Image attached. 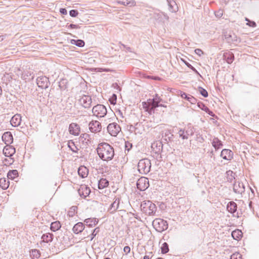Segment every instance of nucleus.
I'll use <instances>...</instances> for the list:
<instances>
[{
  "label": "nucleus",
  "mask_w": 259,
  "mask_h": 259,
  "mask_svg": "<svg viewBox=\"0 0 259 259\" xmlns=\"http://www.w3.org/2000/svg\"><path fill=\"white\" fill-rule=\"evenodd\" d=\"M96 150L99 157L104 161L111 160L114 156L113 148L107 143H100Z\"/></svg>",
  "instance_id": "f257e3e1"
},
{
  "label": "nucleus",
  "mask_w": 259,
  "mask_h": 259,
  "mask_svg": "<svg viewBox=\"0 0 259 259\" xmlns=\"http://www.w3.org/2000/svg\"><path fill=\"white\" fill-rule=\"evenodd\" d=\"M142 211L149 215H153L156 210L155 204L150 201H144L141 204Z\"/></svg>",
  "instance_id": "f03ea898"
},
{
  "label": "nucleus",
  "mask_w": 259,
  "mask_h": 259,
  "mask_svg": "<svg viewBox=\"0 0 259 259\" xmlns=\"http://www.w3.org/2000/svg\"><path fill=\"white\" fill-rule=\"evenodd\" d=\"M151 167V161L148 158L141 159L138 164L139 172L143 175L147 174L150 171Z\"/></svg>",
  "instance_id": "7ed1b4c3"
},
{
  "label": "nucleus",
  "mask_w": 259,
  "mask_h": 259,
  "mask_svg": "<svg viewBox=\"0 0 259 259\" xmlns=\"http://www.w3.org/2000/svg\"><path fill=\"white\" fill-rule=\"evenodd\" d=\"M152 225L158 232H162L166 230L168 228L167 222L160 218L155 219L152 222Z\"/></svg>",
  "instance_id": "20e7f679"
},
{
  "label": "nucleus",
  "mask_w": 259,
  "mask_h": 259,
  "mask_svg": "<svg viewBox=\"0 0 259 259\" xmlns=\"http://www.w3.org/2000/svg\"><path fill=\"white\" fill-rule=\"evenodd\" d=\"M107 111L106 107L102 104H97L92 109L93 115L98 117H103L107 114Z\"/></svg>",
  "instance_id": "39448f33"
},
{
  "label": "nucleus",
  "mask_w": 259,
  "mask_h": 259,
  "mask_svg": "<svg viewBox=\"0 0 259 259\" xmlns=\"http://www.w3.org/2000/svg\"><path fill=\"white\" fill-rule=\"evenodd\" d=\"M79 103L84 108H90L91 107L92 100L91 97L83 95L78 100Z\"/></svg>",
  "instance_id": "423d86ee"
},
{
  "label": "nucleus",
  "mask_w": 259,
  "mask_h": 259,
  "mask_svg": "<svg viewBox=\"0 0 259 259\" xmlns=\"http://www.w3.org/2000/svg\"><path fill=\"white\" fill-rule=\"evenodd\" d=\"M107 131L112 136H116L121 131V128L117 123L113 122L109 124Z\"/></svg>",
  "instance_id": "0eeeda50"
},
{
  "label": "nucleus",
  "mask_w": 259,
  "mask_h": 259,
  "mask_svg": "<svg viewBox=\"0 0 259 259\" xmlns=\"http://www.w3.org/2000/svg\"><path fill=\"white\" fill-rule=\"evenodd\" d=\"M137 188L140 191H144L149 187V180L147 178L142 177L137 182Z\"/></svg>",
  "instance_id": "6e6552de"
},
{
  "label": "nucleus",
  "mask_w": 259,
  "mask_h": 259,
  "mask_svg": "<svg viewBox=\"0 0 259 259\" xmlns=\"http://www.w3.org/2000/svg\"><path fill=\"white\" fill-rule=\"evenodd\" d=\"M38 87L41 89H46L49 87L50 82L49 78L46 76H39L36 79Z\"/></svg>",
  "instance_id": "1a4fd4ad"
},
{
  "label": "nucleus",
  "mask_w": 259,
  "mask_h": 259,
  "mask_svg": "<svg viewBox=\"0 0 259 259\" xmlns=\"http://www.w3.org/2000/svg\"><path fill=\"white\" fill-rule=\"evenodd\" d=\"M89 129L92 133H98L101 131L102 126L101 123L97 120H93L90 122Z\"/></svg>",
  "instance_id": "9d476101"
},
{
  "label": "nucleus",
  "mask_w": 259,
  "mask_h": 259,
  "mask_svg": "<svg viewBox=\"0 0 259 259\" xmlns=\"http://www.w3.org/2000/svg\"><path fill=\"white\" fill-rule=\"evenodd\" d=\"M233 191L238 194H242L245 191V186L243 183L236 182L233 185Z\"/></svg>",
  "instance_id": "9b49d317"
},
{
  "label": "nucleus",
  "mask_w": 259,
  "mask_h": 259,
  "mask_svg": "<svg viewBox=\"0 0 259 259\" xmlns=\"http://www.w3.org/2000/svg\"><path fill=\"white\" fill-rule=\"evenodd\" d=\"M69 132L74 136H78L80 133L79 125L76 123H71L69 126Z\"/></svg>",
  "instance_id": "f8f14e48"
},
{
  "label": "nucleus",
  "mask_w": 259,
  "mask_h": 259,
  "mask_svg": "<svg viewBox=\"0 0 259 259\" xmlns=\"http://www.w3.org/2000/svg\"><path fill=\"white\" fill-rule=\"evenodd\" d=\"M224 37L225 39L229 43L237 41V37L236 35L231 31L224 32Z\"/></svg>",
  "instance_id": "ddd939ff"
},
{
  "label": "nucleus",
  "mask_w": 259,
  "mask_h": 259,
  "mask_svg": "<svg viewBox=\"0 0 259 259\" xmlns=\"http://www.w3.org/2000/svg\"><path fill=\"white\" fill-rule=\"evenodd\" d=\"M16 152L15 148L12 146L7 145L3 149V153L6 157H11Z\"/></svg>",
  "instance_id": "4468645a"
},
{
  "label": "nucleus",
  "mask_w": 259,
  "mask_h": 259,
  "mask_svg": "<svg viewBox=\"0 0 259 259\" xmlns=\"http://www.w3.org/2000/svg\"><path fill=\"white\" fill-rule=\"evenodd\" d=\"M220 156L225 160H231L233 157V153L231 150L224 149L222 151Z\"/></svg>",
  "instance_id": "2eb2a0df"
},
{
  "label": "nucleus",
  "mask_w": 259,
  "mask_h": 259,
  "mask_svg": "<svg viewBox=\"0 0 259 259\" xmlns=\"http://www.w3.org/2000/svg\"><path fill=\"white\" fill-rule=\"evenodd\" d=\"M154 17L155 19L163 22H164L165 21H168L169 19V17L168 15L166 13L162 12L155 13L154 14Z\"/></svg>",
  "instance_id": "dca6fc26"
},
{
  "label": "nucleus",
  "mask_w": 259,
  "mask_h": 259,
  "mask_svg": "<svg viewBox=\"0 0 259 259\" xmlns=\"http://www.w3.org/2000/svg\"><path fill=\"white\" fill-rule=\"evenodd\" d=\"M91 193V190L87 186H81L78 189V193L82 197L85 198L88 196Z\"/></svg>",
  "instance_id": "f3484780"
},
{
  "label": "nucleus",
  "mask_w": 259,
  "mask_h": 259,
  "mask_svg": "<svg viewBox=\"0 0 259 259\" xmlns=\"http://www.w3.org/2000/svg\"><path fill=\"white\" fill-rule=\"evenodd\" d=\"M2 140L6 145H9L13 142V138L10 132H5L3 136Z\"/></svg>",
  "instance_id": "a211bd4d"
},
{
  "label": "nucleus",
  "mask_w": 259,
  "mask_h": 259,
  "mask_svg": "<svg viewBox=\"0 0 259 259\" xmlns=\"http://www.w3.org/2000/svg\"><path fill=\"white\" fill-rule=\"evenodd\" d=\"M11 124L14 127L18 126L21 122V116L19 114L14 115L11 119Z\"/></svg>",
  "instance_id": "6ab92c4d"
},
{
  "label": "nucleus",
  "mask_w": 259,
  "mask_h": 259,
  "mask_svg": "<svg viewBox=\"0 0 259 259\" xmlns=\"http://www.w3.org/2000/svg\"><path fill=\"white\" fill-rule=\"evenodd\" d=\"M166 1L168 6V10L170 12L176 13L178 11V7L174 0H166Z\"/></svg>",
  "instance_id": "aec40b11"
},
{
  "label": "nucleus",
  "mask_w": 259,
  "mask_h": 259,
  "mask_svg": "<svg viewBox=\"0 0 259 259\" xmlns=\"http://www.w3.org/2000/svg\"><path fill=\"white\" fill-rule=\"evenodd\" d=\"M120 203V199L119 198H115L114 202L110 205L109 208L110 213H113L118 208Z\"/></svg>",
  "instance_id": "412c9836"
},
{
  "label": "nucleus",
  "mask_w": 259,
  "mask_h": 259,
  "mask_svg": "<svg viewBox=\"0 0 259 259\" xmlns=\"http://www.w3.org/2000/svg\"><path fill=\"white\" fill-rule=\"evenodd\" d=\"M84 229V224L82 223L79 222L74 226L72 230L74 233L78 234L82 232Z\"/></svg>",
  "instance_id": "4be33fe9"
},
{
  "label": "nucleus",
  "mask_w": 259,
  "mask_h": 259,
  "mask_svg": "<svg viewBox=\"0 0 259 259\" xmlns=\"http://www.w3.org/2000/svg\"><path fill=\"white\" fill-rule=\"evenodd\" d=\"M211 144L215 150H219V149L221 148L223 146L222 141L216 137H214L212 140Z\"/></svg>",
  "instance_id": "5701e85b"
},
{
  "label": "nucleus",
  "mask_w": 259,
  "mask_h": 259,
  "mask_svg": "<svg viewBox=\"0 0 259 259\" xmlns=\"http://www.w3.org/2000/svg\"><path fill=\"white\" fill-rule=\"evenodd\" d=\"M223 58L228 64L232 63L234 59V54L230 52L224 53Z\"/></svg>",
  "instance_id": "b1692460"
},
{
  "label": "nucleus",
  "mask_w": 259,
  "mask_h": 259,
  "mask_svg": "<svg viewBox=\"0 0 259 259\" xmlns=\"http://www.w3.org/2000/svg\"><path fill=\"white\" fill-rule=\"evenodd\" d=\"M237 208V205L233 201H230L228 203L227 206V210L231 213H235Z\"/></svg>",
  "instance_id": "393cba45"
},
{
  "label": "nucleus",
  "mask_w": 259,
  "mask_h": 259,
  "mask_svg": "<svg viewBox=\"0 0 259 259\" xmlns=\"http://www.w3.org/2000/svg\"><path fill=\"white\" fill-rule=\"evenodd\" d=\"M84 222L87 226H88L90 227H92L98 224V220L96 218H88L85 219L84 221Z\"/></svg>",
  "instance_id": "a878e982"
},
{
  "label": "nucleus",
  "mask_w": 259,
  "mask_h": 259,
  "mask_svg": "<svg viewBox=\"0 0 259 259\" xmlns=\"http://www.w3.org/2000/svg\"><path fill=\"white\" fill-rule=\"evenodd\" d=\"M88 172V169L84 166H81L78 169V174L82 178L87 177Z\"/></svg>",
  "instance_id": "bb28decb"
},
{
  "label": "nucleus",
  "mask_w": 259,
  "mask_h": 259,
  "mask_svg": "<svg viewBox=\"0 0 259 259\" xmlns=\"http://www.w3.org/2000/svg\"><path fill=\"white\" fill-rule=\"evenodd\" d=\"M117 3L119 4L130 7H133L136 5V2L135 0H117Z\"/></svg>",
  "instance_id": "cd10ccee"
},
{
  "label": "nucleus",
  "mask_w": 259,
  "mask_h": 259,
  "mask_svg": "<svg viewBox=\"0 0 259 259\" xmlns=\"http://www.w3.org/2000/svg\"><path fill=\"white\" fill-rule=\"evenodd\" d=\"M231 235L234 239L239 240L242 238L243 233L241 230L236 229L232 231Z\"/></svg>",
  "instance_id": "c85d7f7f"
},
{
  "label": "nucleus",
  "mask_w": 259,
  "mask_h": 259,
  "mask_svg": "<svg viewBox=\"0 0 259 259\" xmlns=\"http://www.w3.org/2000/svg\"><path fill=\"white\" fill-rule=\"evenodd\" d=\"M53 239V234L50 233L44 234L41 236L42 241L45 243H49L52 241Z\"/></svg>",
  "instance_id": "c756f323"
},
{
  "label": "nucleus",
  "mask_w": 259,
  "mask_h": 259,
  "mask_svg": "<svg viewBox=\"0 0 259 259\" xmlns=\"http://www.w3.org/2000/svg\"><path fill=\"white\" fill-rule=\"evenodd\" d=\"M9 181L8 180H7L6 178H1L0 179V187H1L4 190H6L8 188L9 186Z\"/></svg>",
  "instance_id": "7c9ffc66"
},
{
  "label": "nucleus",
  "mask_w": 259,
  "mask_h": 259,
  "mask_svg": "<svg viewBox=\"0 0 259 259\" xmlns=\"http://www.w3.org/2000/svg\"><path fill=\"white\" fill-rule=\"evenodd\" d=\"M109 185V182L106 179L102 178L98 182V188L102 189L107 187Z\"/></svg>",
  "instance_id": "2f4dec72"
},
{
  "label": "nucleus",
  "mask_w": 259,
  "mask_h": 259,
  "mask_svg": "<svg viewBox=\"0 0 259 259\" xmlns=\"http://www.w3.org/2000/svg\"><path fill=\"white\" fill-rule=\"evenodd\" d=\"M30 255L32 259H38L40 256V253L39 251L37 249H32L30 252Z\"/></svg>",
  "instance_id": "473e14b6"
},
{
  "label": "nucleus",
  "mask_w": 259,
  "mask_h": 259,
  "mask_svg": "<svg viewBox=\"0 0 259 259\" xmlns=\"http://www.w3.org/2000/svg\"><path fill=\"white\" fill-rule=\"evenodd\" d=\"M61 227L60 223L59 221L54 222L51 224V229L53 232L58 230Z\"/></svg>",
  "instance_id": "72a5a7b5"
},
{
  "label": "nucleus",
  "mask_w": 259,
  "mask_h": 259,
  "mask_svg": "<svg viewBox=\"0 0 259 259\" xmlns=\"http://www.w3.org/2000/svg\"><path fill=\"white\" fill-rule=\"evenodd\" d=\"M18 175V171L16 169L10 170L7 174L9 179L14 180Z\"/></svg>",
  "instance_id": "f704fd0d"
},
{
  "label": "nucleus",
  "mask_w": 259,
  "mask_h": 259,
  "mask_svg": "<svg viewBox=\"0 0 259 259\" xmlns=\"http://www.w3.org/2000/svg\"><path fill=\"white\" fill-rule=\"evenodd\" d=\"M70 42L71 44L76 45L78 47H82L84 45V42L81 39H71Z\"/></svg>",
  "instance_id": "c9c22d12"
},
{
  "label": "nucleus",
  "mask_w": 259,
  "mask_h": 259,
  "mask_svg": "<svg viewBox=\"0 0 259 259\" xmlns=\"http://www.w3.org/2000/svg\"><path fill=\"white\" fill-rule=\"evenodd\" d=\"M179 136L183 140H187L188 139V135L186 134V131L184 129L180 128L178 132Z\"/></svg>",
  "instance_id": "e433bc0d"
},
{
  "label": "nucleus",
  "mask_w": 259,
  "mask_h": 259,
  "mask_svg": "<svg viewBox=\"0 0 259 259\" xmlns=\"http://www.w3.org/2000/svg\"><path fill=\"white\" fill-rule=\"evenodd\" d=\"M68 147L73 152L77 153L78 149L72 141H70L68 142Z\"/></svg>",
  "instance_id": "4c0bfd02"
},
{
  "label": "nucleus",
  "mask_w": 259,
  "mask_h": 259,
  "mask_svg": "<svg viewBox=\"0 0 259 259\" xmlns=\"http://www.w3.org/2000/svg\"><path fill=\"white\" fill-rule=\"evenodd\" d=\"M198 107L201 108L202 110L205 111L206 112L208 113L209 115H212V112L210 111L209 108L206 106L202 103L198 102Z\"/></svg>",
  "instance_id": "58836bf2"
},
{
  "label": "nucleus",
  "mask_w": 259,
  "mask_h": 259,
  "mask_svg": "<svg viewBox=\"0 0 259 259\" xmlns=\"http://www.w3.org/2000/svg\"><path fill=\"white\" fill-rule=\"evenodd\" d=\"M147 104L151 106L153 109H155L156 108L159 106V103L156 102L154 99H149Z\"/></svg>",
  "instance_id": "ea45409f"
},
{
  "label": "nucleus",
  "mask_w": 259,
  "mask_h": 259,
  "mask_svg": "<svg viewBox=\"0 0 259 259\" xmlns=\"http://www.w3.org/2000/svg\"><path fill=\"white\" fill-rule=\"evenodd\" d=\"M144 108L150 114H152L155 112V109L151 107L150 105L145 102H144Z\"/></svg>",
  "instance_id": "a19ab883"
},
{
  "label": "nucleus",
  "mask_w": 259,
  "mask_h": 259,
  "mask_svg": "<svg viewBox=\"0 0 259 259\" xmlns=\"http://www.w3.org/2000/svg\"><path fill=\"white\" fill-rule=\"evenodd\" d=\"M161 252L162 253H166L168 252L169 248L168 245L167 243L164 242L162 244V246L161 247Z\"/></svg>",
  "instance_id": "79ce46f5"
},
{
  "label": "nucleus",
  "mask_w": 259,
  "mask_h": 259,
  "mask_svg": "<svg viewBox=\"0 0 259 259\" xmlns=\"http://www.w3.org/2000/svg\"><path fill=\"white\" fill-rule=\"evenodd\" d=\"M228 175V181L231 182L233 179H235V174L234 173L232 170H229L227 171Z\"/></svg>",
  "instance_id": "37998d69"
},
{
  "label": "nucleus",
  "mask_w": 259,
  "mask_h": 259,
  "mask_svg": "<svg viewBox=\"0 0 259 259\" xmlns=\"http://www.w3.org/2000/svg\"><path fill=\"white\" fill-rule=\"evenodd\" d=\"M77 210V207L76 206H72L70 210L68 211V215L69 217H72L74 215L75 212Z\"/></svg>",
  "instance_id": "c03bdc74"
},
{
  "label": "nucleus",
  "mask_w": 259,
  "mask_h": 259,
  "mask_svg": "<svg viewBox=\"0 0 259 259\" xmlns=\"http://www.w3.org/2000/svg\"><path fill=\"white\" fill-rule=\"evenodd\" d=\"M199 91L200 93V94L204 97H208V93L206 91V90L202 88V87L199 88Z\"/></svg>",
  "instance_id": "a18cd8bd"
},
{
  "label": "nucleus",
  "mask_w": 259,
  "mask_h": 259,
  "mask_svg": "<svg viewBox=\"0 0 259 259\" xmlns=\"http://www.w3.org/2000/svg\"><path fill=\"white\" fill-rule=\"evenodd\" d=\"M154 146H156L158 148V151H157L160 152V150H161L162 148V144L161 142H157L156 143H154L152 144V147H153Z\"/></svg>",
  "instance_id": "49530a36"
},
{
  "label": "nucleus",
  "mask_w": 259,
  "mask_h": 259,
  "mask_svg": "<svg viewBox=\"0 0 259 259\" xmlns=\"http://www.w3.org/2000/svg\"><path fill=\"white\" fill-rule=\"evenodd\" d=\"M66 83V80L65 79H62L59 82V87L61 90H65L66 88L65 84Z\"/></svg>",
  "instance_id": "de8ad7c7"
},
{
  "label": "nucleus",
  "mask_w": 259,
  "mask_h": 259,
  "mask_svg": "<svg viewBox=\"0 0 259 259\" xmlns=\"http://www.w3.org/2000/svg\"><path fill=\"white\" fill-rule=\"evenodd\" d=\"M80 138L87 141L85 142L87 143V142L89 141L90 135L87 133L82 134L80 136Z\"/></svg>",
  "instance_id": "09e8293b"
},
{
  "label": "nucleus",
  "mask_w": 259,
  "mask_h": 259,
  "mask_svg": "<svg viewBox=\"0 0 259 259\" xmlns=\"http://www.w3.org/2000/svg\"><path fill=\"white\" fill-rule=\"evenodd\" d=\"M100 229L99 227L96 228L92 232L91 234V240H92L93 238L96 236V235L99 232Z\"/></svg>",
  "instance_id": "8fccbe9b"
},
{
  "label": "nucleus",
  "mask_w": 259,
  "mask_h": 259,
  "mask_svg": "<svg viewBox=\"0 0 259 259\" xmlns=\"http://www.w3.org/2000/svg\"><path fill=\"white\" fill-rule=\"evenodd\" d=\"M245 21H247V25L252 27H255L256 26V23L254 21H250L248 18H245Z\"/></svg>",
  "instance_id": "3c124183"
},
{
  "label": "nucleus",
  "mask_w": 259,
  "mask_h": 259,
  "mask_svg": "<svg viewBox=\"0 0 259 259\" xmlns=\"http://www.w3.org/2000/svg\"><path fill=\"white\" fill-rule=\"evenodd\" d=\"M186 133L188 136H192L194 134V128L191 126L186 130Z\"/></svg>",
  "instance_id": "603ef678"
},
{
  "label": "nucleus",
  "mask_w": 259,
  "mask_h": 259,
  "mask_svg": "<svg viewBox=\"0 0 259 259\" xmlns=\"http://www.w3.org/2000/svg\"><path fill=\"white\" fill-rule=\"evenodd\" d=\"M230 259H241V255L239 253H235L231 256Z\"/></svg>",
  "instance_id": "864d4df0"
},
{
  "label": "nucleus",
  "mask_w": 259,
  "mask_h": 259,
  "mask_svg": "<svg viewBox=\"0 0 259 259\" xmlns=\"http://www.w3.org/2000/svg\"><path fill=\"white\" fill-rule=\"evenodd\" d=\"M69 14L71 17H75L78 15V12L76 10H72L70 11Z\"/></svg>",
  "instance_id": "5fc2aeb1"
},
{
  "label": "nucleus",
  "mask_w": 259,
  "mask_h": 259,
  "mask_svg": "<svg viewBox=\"0 0 259 259\" xmlns=\"http://www.w3.org/2000/svg\"><path fill=\"white\" fill-rule=\"evenodd\" d=\"M189 98H188V101L190 102L191 104H195L197 102V100L192 96L190 95L189 96Z\"/></svg>",
  "instance_id": "6e6d98bb"
},
{
  "label": "nucleus",
  "mask_w": 259,
  "mask_h": 259,
  "mask_svg": "<svg viewBox=\"0 0 259 259\" xmlns=\"http://www.w3.org/2000/svg\"><path fill=\"white\" fill-rule=\"evenodd\" d=\"M185 64L186 65L189 67V68H190L192 70H193L194 72L196 73H198V71H197V70L193 67L192 66L190 63H189L188 62H185Z\"/></svg>",
  "instance_id": "4d7b16f0"
},
{
  "label": "nucleus",
  "mask_w": 259,
  "mask_h": 259,
  "mask_svg": "<svg viewBox=\"0 0 259 259\" xmlns=\"http://www.w3.org/2000/svg\"><path fill=\"white\" fill-rule=\"evenodd\" d=\"M181 97L183 98V99H186L187 101H188V98L189 97V96H190V95H188L187 94H186V93H184V92H181Z\"/></svg>",
  "instance_id": "13d9d810"
},
{
  "label": "nucleus",
  "mask_w": 259,
  "mask_h": 259,
  "mask_svg": "<svg viewBox=\"0 0 259 259\" xmlns=\"http://www.w3.org/2000/svg\"><path fill=\"white\" fill-rule=\"evenodd\" d=\"M131 251V248L128 246H126L123 248V252L126 255L129 253Z\"/></svg>",
  "instance_id": "bf43d9fd"
},
{
  "label": "nucleus",
  "mask_w": 259,
  "mask_h": 259,
  "mask_svg": "<svg viewBox=\"0 0 259 259\" xmlns=\"http://www.w3.org/2000/svg\"><path fill=\"white\" fill-rule=\"evenodd\" d=\"M223 10H220L217 13H215V16L217 17H221L223 16Z\"/></svg>",
  "instance_id": "052dcab7"
},
{
  "label": "nucleus",
  "mask_w": 259,
  "mask_h": 259,
  "mask_svg": "<svg viewBox=\"0 0 259 259\" xmlns=\"http://www.w3.org/2000/svg\"><path fill=\"white\" fill-rule=\"evenodd\" d=\"M156 102H158V103H160V102L161 101L162 99L158 96L157 94H156L155 96V97L153 99Z\"/></svg>",
  "instance_id": "680f3d73"
},
{
  "label": "nucleus",
  "mask_w": 259,
  "mask_h": 259,
  "mask_svg": "<svg viewBox=\"0 0 259 259\" xmlns=\"http://www.w3.org/2000/svg\"><path fill=\"white\" fill-rule=\"evenodd\" d=\"M4 161L6 162L5 164H11L13 162V160L11 158L10 160L8 159H5L4 160Z\"/></svg>",
  "instance_id": "e2e57ef3"
},
{
  "label": "nucleus",
  "mask_w": 259,
  "mask_h": 259,
  "mask_svg": "<svg viewBox=\"0 0 259 259\" xmlns=\"http://www.w3.org/2000/svg\"><path fill=\"white\" fill-rule=\"evenodd\" d=\"M194 51L196 54L200 56L202 54H203L202 50H194Z\"/></svg>",
  "instance_id": "0e129e2a"
},
{
  "label": "nucleus",
  "mask_w": 259,
  "mask_h": 259,
  "mask_svg": "<svg viewBox=\"0 0 259 259\" xmlns=\"http://www.w3.org/2000/svg\"><path fill=\"white\" fill-rule=\"evenodd\" d=\"M60 12L63 15H66L67 14V10L64 8L60 9Z\"/></svg>",
  "instance_id": "69168bd1"
},
{
  "label": "nucleus",
  "mask_w": 259,
  "mask_h": 259,
  "mask_svg": "<svg viewBox=\"0 0 259 259\" xmlns=\"http://www.w3.org/2000/svg\"><path fill=\"white\" fill-rule=\"evenodd\" d=\"M69 27H70L71 28H73V29H77V28H79L78 25L73 24H70L69 26Z\"/></svg>",
  "instance_id": "338daca9"
},
{
  "label": "nucleus",
  "mask_w": 259,
  "mask_h": 259,
  "mask_svg": "<svg viewBox=\"0 0 259 259\" xmlns=\"http://www.w3.org/2000/svg\"><path fill=\"white\" fill-rule=\"evenodd\" d=\"M143 259H150V257L149 255H145L144 256Z\"/></svg>",
  "instance_id": "774afa93"
}]
</instances>
